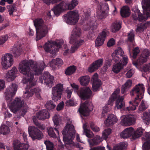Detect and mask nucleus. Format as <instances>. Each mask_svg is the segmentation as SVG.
Returning <instances> with one entry per match:
<instances>
[{
    "mask_svg": "<svg viewBox=\"0 0 150 150\" xmlns=\"http://www.w3.org/2000/svg\"><path fill=\"white\" fill-rule=\"evenodd\" d=\"M46 66L43 61L36 64H34L31 60H25L21 61L19 64V70L21 73L24 75L22 81L23 83L25 84H31L34 75H40Z\"/></svg>",
    "mask_w": 150,
    "mask_h": 150,
    "instance_id": "f257e3e1",
    "label": "nucleus"
},
{
    "mask_svg": "<svg viewBox=\"0 0 150 150\" xmlns=\"http://www.w3.org/2000/svg\"><path fill=\"white\" fill-rule=\"evenodd\" d=\"M17 85L15 83H12L6 89L5 92L6 99L8 103H11L10 108L11 111L16 113L22 107L24 101L21 100L20 98L17 97L11 103L12 98L15 95L17 90Z\"/></svg>",
    "mask_w": 150,
    "mask_h": 150,
    "instance_id": "f03ea898",
    "label": "nucleus"
},
{
    "mask_svg": "<svg viewBox=\"0 0 150 150\" xmlns=\"http://www.w3.org/2000/svg\"><path fill=\"white\" fill-rule=\"evenodd\" d=\"M141 3L144 11L142 15L137 7L132 9L134 12L132 14L133 18L135 20H138L140 21H145L150 16V0H142Z\"/></svg>",
    "mask_w": 150,
    "mask_h": 150,
    "instance_id": "7ed1b4c3",
    "label": "nucleus"
},
{
    "mask_svg": "<svg viewBox=\"0 0 150 150\" xmlns=\"http://www.w3.org/2000/svg\"><path fill=\"white\" fill-rule=\"evenodd\" d=\"M75 133L74 125L70 124H67L65 126L64 129L62 131L63 140L64 142H67L66 144H69L73 146H76L80 150H81L83 148L81 146V144L79 143L76 144L72 141L74 137Z\"/></svg>",
    "mask_w": 150,
    "mask_h": 150,
    "instance_id": "20e7f679",
    "label": "nucleus"
},
{
    "mask_svg": "<svg viewBox=\"0 0 150 150\" xmlns=\"http://www.w3.org/2000/svg\"><path fill=\"white\" fill-rule=\"evenodd\" d=\"M81 34V30L79 28L75 26L74 28L70 38L69 43L73 44L71 47L70 52L74 53L78 47L84 42L83 40L79 39Z\"/></svg>",
    "mask_w": 150,
    "mask_h": 150,
    "instance_id": "39448f33",
    "label": "nucleus"
},
{
    "mask_svg": "<svg viewBox=\"0 0 150 150\" xmlns=\"http://www.w3.org/2000/svg\"><path fill=\"white\" fill-rule=\"evenodd\" d=\"M33 21L36 30V40L37 41L46 36L48 32V27L44 24V21L41 18H38Z\"/></svg>",
    "mask_w": 150,
    "mask_h": 150,
    "instance_id": "423d86ee",
    "label": "nucleus"
},
{
    "mask_svg": "<svg viewBox=\"0 0 150 150\" xmlns=\"http://www.w3.org/2000/svg\"><path fill=\"white\" fill-rule=\"evenodd\" d=\"M78 0H72L71 4L62 1L55 6L52 10L53 13L56 16H58L63 11L68 9L72 10L78 4Z\"/></svg>",
    "mask_w": 150,
    "mask_h": 150,
    "instance_id": "0eeeda50",
    "label": "nucleus"
},
{
    "mask_svg": "<svg viewBox=\"0 0 150 150\" xmlns=\"http://www.w3.org/2000/svg\"><path fill=\"white\" fill-rule=\"evenodd\" d=\"M144 91V85L143 84L139 83L133 87L130 93L131 96L136 95L137 96L133 101L134 103L137 106L143 98Z\"/></svg>",
    "mask_w": 150,
    "mask_h": 150,
    "instance_id": "6e6552de",
    "label": "nucleus"
},
{
    "mask_svg": "<svg viewBox=\"0 0 150 150\" xmlns=\"http://www.w3.org/2000/svg\"><path fill=\"white\" fill-rule=\"evenodd\" d=\"M124 99V98L123 96H120L118 94V96L115 102V109H122L126 112H129L130 110H134L136 109L137 106L134 103L133 101L129 102L130 104L129 107H126Z\"/></svg>",
    "mask_w": 150,
    "mask_h": 150,
    "instance_id": "1a4fd4ad",
    "label": "nucleus"
},
{
    "mask_svg": "<svg viewBox=\"0 0 150 150\" xmlns=\"http://www.w3.org/2000/svg\"><path fill=\"white\" fill-rule=\"evenodd\" d=\"M71 85L74 91L77 92L81 100H85L88 99L92 95V91L88 87L82 88L79 90L78 86L75 83H72Z\"/></svg>",
    "mask_w": 150,
    "mask_h": 150,
    "instance_id": "9d476101",
    "label": "nucleus"
},
{
    "mask_svg": "<svg viewBox=\"0 0 150 150\" xmlns=\"http://www.w3.org/2000/svg\"><path fill=\"white\" fill-rule=\"evenodd\" d=\"M50 117V115L47 110L46 109L42 110L37 113L36 116L33 117V120L38 128L41 130H44L45 128V126L40 123L38 120H43L49 118Z\"/></svg>",
    "mask_w": 150,
    "mask_h": 150,
    "instance_id": "9b49d317",
    "label": "nucleus"
},
{
    "mask_svg": "<svg viewBox=\"0 0 150 150\" xmlns=\"http://www.w3.org/2000/svg\"><path fill=\"white\" fill-rule=\"evenodd\" d=\"M109 10V6L107 3H100L96 9L97 19L99 20L105 19L107 16Z\"/></svg>",
    "mask_w": 150,
    "mask_h": 150,
    "instance_id": "f8f14e48",
    "label": "nucleus"
},
{
    "mask_svg": "<svg viewBox=\"0 0 150 150\" xmlns=\"http://www.w3.org/2000/svg\"><path fill=\"white\" fill-rule=\"evenodd\" d=\"M31 84L28 83L26 86L27 90L24 95V97L26 99L32 96L34 93H35L36 96L38 99L41 98L40 92V90L39 88H35L34 86L35 85V83L33 81L31 82Z\"/></svg>",
    "mask_w": 150,
    "mask_h": 150,
    "instance_id": "ddd939ff",
    "label": "nucleus"
},
{
    "mask_svg": "<svg viewBox=\"0 0 150 150\" xmlns=\"http://www.w3.org/2000/svg\"><path fill=\"white\" fill-rule=\"evenodd\" d=\"M112 56L115 62L122 61L124 65H126L127 64V57L124 54V51L121 47H119L116 49L112 53Z\"/></svg>",
    "mask_w": 150,
    "mask_h": 150,
    "instance_id": "4468645a",
    "label": "nucleus"
},
{
    "mask_svg": "<svg viewBox=\"0 0 150 150\" xmlns=\"http://www.w3.org/2000/svg\"><path fill=\"white\" fill-rule=\"evenodd\" d=\"M61 46L62 45L59 42H57L54 41H50L46 42L43 47L46 52L54 55L59 51V49Z\"/></svg>",
    "mask_w": 150,
    "mask_h": 150,
    "instance_id": "2eb2a0df",
    "label": "nucleus"
},
{
    "mask_svg": "<svg viewBox=\"0 0 150 150\" xmlns=\"http://www.w3.org/2000/svg\"><path fill=\"white\" fill-rule=\"evenodd\" d=\"M93 107L91 102L88 100H86L81 105L79 109L80 114L84 116L89 115V112L93 110Z\"/></svg>",
    "mask_w": 150,
    "mask_h": 150,
    "instance_id": "dca6fc26",
    "label": "nucleus"
},
{
    "mask_svg": "<svg viewBox=\"0 0 150 150\" xmlns=\"http://www.w3.org/2000/svg\"><path fill=\"white\" fill-rule=\"evenodd\" d=\"M63 91V85L59 83L52 88V99L54 102L60 100Z\"/></svg>",
    "mask_w": 150,
    "mask_h": 150,
    "instance_id": "f3484780",
    "label": "nucleus"
},
{
    "mask_svg": "<svg viewBox=\"0 0 150 150\" xmlns=\"http://www.w3.org/2000/svg\"><path fill=\"white\" fill-rule=\"evenodd\" d=\"M79 18L77 13L74 11H70L64 15V19L67 23L74 25L77 22Z\"/></svg>",
    "mask_w": 150,
    "mask_h": 150,
    "instance_id": "a211bd4d",
    "label": "nucleus"
},
{
    "mask_svg": "<svg viewBox=\"0 0 150 150\" xmlns=\"http://www.w3.org/2000/svg\"><path fill=\"white\" fill-rule=\"evenodd\" d=\"M28 132L30 136L33 140L36 139L40 140L42 138L43 135L42 132L35 127H29Z\"/></svg>",
    "mask_w": 150,
    "mask_h": 150,
    "instance_id": "6ab92c4d",
    "label": "nucleus"
},
{
    "mask_svg": "<svg viewBox=\"0 0 150 150\" xmlns=\"http://www.w3.org/2000/svg\"><path fill=\"white\" fill-rule=\"evenodd\" d=\"M149 54L150 52L148 49L144 50L137 62L134 63L133 64L139 69L140 67V65L146 62Z\"/></svg>",
    "mask_w": 150,
    "mask_h": 150,
    "instance_id": "aec40b11",
    "label": "nucleus"
},
{
    "mask_svg": "<svg viewBox=\"0 0 150 150\" xmlns=\"http://www.w3.org/2000/svg\"><path fill=\"white\" fill-rule=\"evenodd\" d=\"M12 55L8 53L5 54L2 58L1 64L3 68L7 69L11 66L13 63Z\"/></svg>",
    "mask_w": 150,
    "mask_h": 150,
    "instance_id": "412c9836",
    "label": "nucleus"
},
{
    "mask_svg": "<svg viewBox=\"0 0 150 150\" xmlns=\"http://www.w3.org/2000/svg\"><path fill=\"white\" fill-rule=\"evenodd\" d=\"M83 128L84 133L86 134L87 137L89 138L88 139V141L89 144L91 148L90 150H94V138H93V134L86 128L87 125L86 124H84L83 125Z\"/></svg>",
    "mask_w": 150,
    "mask_h": 150,
    "instance_id": "4be33fe9",
    "label": "nucleus"
},
{
    "mask_svg": "<svg viewBox=\"0 0 150 150\" xmlns=\"http://www.w3.org/2000/svg\"><path fill=\"white\" fill-rule=\"evenodd\" d=\"M106 34L107 32L105 30H103L100 33L96 40L95 46L96 47L100 46L103 44Z\"/></svg>",
    "mask_w": 150,
    "mask_h": 150,
    "instance_id": "5701e85b",
    "label": "nucleus"
},
{
    "mask_svg": "<svg viewBox=\"0 0 150 150\" xmlns=\"http://www.w3.org/2000/svg\"><path fill=\"white\" fill-rule=\"evenodd\" d=\"M134 129L132 127L126 128L120 134V137L124 139L127 138L131 136L132 137Z\"/></svg>",
    "mask_w": 150,
    "mask_h": 150,
    "instance_id": "b1692460",
    "label": "nucleus"
},
{
    "mask_svg": "<svg viewBox=\"0 0 150 150\" xmlns=\"http://www.w3.org/2000/svg\"><path fill=\"white\" fill-rule=\"evenodd\" d=\"M117 119L116 117L113 114H111L108 116L104 123L106 126L109 127L114 125L117 122Z\"/></svg>",
    "mask_w": 150,
    "mask_h": 150,
    "instance_id": "393cba45",
    "label": "nucleus"
},
{
    "mask_svg": "<svg viewBox=\"0 0 150 150\" xmlns=\"http://www.w3.org/2000/svg\"><path fill=\"white\" fill-rule=\"evenodd\" d=\"M17 72V69L16 67H13L9 71L6 75V77L8 81H11L15 78Z\"/></svg>",
    "mask_w": 150,
    "mask_h": 150,
    "instance_id": "a878e982",
    "label": "nucleus"
},
{
    "mask_svg": "<svg viewBox=\"0 0 150 150\" xmlns=\"http://www.w3.org/2000/svg\"><path fill=\"white\" fill-rule=\"evenodd\" d=\"M94 23L93 21H87L86 24L84 25L83 26V28L85 30H89L91 29L92 30V33L91 34L90 33L89 34V38H90L91 40H93V38H92V35L93 33V29H94Z\"/></svg>",
    "mask_w": 150,
    "mask_h": 150,
    "instance_id": "bb28decb",
    "label": "nucleus"
},
{
    "mask_svg": "<svg viewBox=\"0 0 150 150\" xmlns=\"http://www.w3.org/2000/svg\"><path fill=\"white\" fill-rule=\"evenodd\" d=\"M120 91L119 89H117L114 91L110 97L107 105L111 107L113 105L114 100L115 99H116L117 98L118 96V94L120 93Z\"/></svg>",
    "mask_w": 150,
    "mask_h": 150,
    "instance_id": "cd10ccee",
    "label": "nucleus"
},
{
    "mask_svg": "<svg viewBox=\"0 0 150 150\" xmlns=\"http://www.w3.org/2000/svg\"><path fill=\"white\" fill-rule=\"evenodd\" d=\"M150 26V21L147 22L144 24L141 23L138 24L136 30V32H143L146 28Z\"/></svg>",
    "mask_w": 150,
    "mask_h": 150,
    "instance_id": "c85d7f7f",
    "label": "nucleus"
},
{
    "mask_svg": "<svg viewBox=\"0 0 150 150\" xmlns=\"http://www.w3.org/2000/svg\"><path fill=\"white\" fill-rule=\"evenodd\" d=\"M63 61L62 60L59 58H57L55 59H53L50 63V66L54 68L56 66H57L58 67H61L63 64Z\"/></svg>",
    "mask_w": 150,
    "mask_h": 150,
    "instance_id": "c756f323",
    "label": "nucleus"
},
{
    "mask_svg": "<svg viewBox=\"0 0 150 150\" xmlns=\"http://www.w3.org/2000/svg\"><path fill=\"white\" fill-rule=\"evenodd\" d=\"M13 146L14 150H28V144H16L15 142L13 143Z\"/></svg>",
    "mask_w": 150,
    "mask_h": 150,
    "instance_id": "7c9ffc66",
    "label": "nucleus"
},
{
    "mask_svg": "<svg viewBox=\"0 0 150 150\" xmlns=\"http://www.w3.org/2000/svg\"><path fill=\"white\" fill-rule=\"evenodd\" d=\"M127 146V143L126 142H121L119 143L113 150H124ZM107 147L109 150H112L110 147L107 144Z\"/></svg>",
    "mask_w": 150,
    "mask_h": 150,
    "instance_id": "2f4dec72",
    "label": "nucleus"
},
{
    "mask_svg": "<svg viewBox=\"0 0 150 150\" xmlns=\"http://www.w3.org/2000/svg\"><path fill=\"white\" fill-rule=\"evenodd\" d=\"M115 62L116 63V64L113 66L112 71L115 73H117L122 69V64H123L122 61H119L118 62Z\"/></svg>",
    "mask_w": 150,
    "mask_h": 150,
    "instance_id": "473e14b6",
    "label": "nucleus"
},
{
    "mask_svg": "<svg viewBox=\"0 0 150 150\" xmlns=\"http://www.w3.org/2000/svg\"><path fill=\"white\" fill-rule=\"evenodd\" d=\"M120 14L123 17L128 16L130 14V10L128 6H123L120 10Z\"/></svg>",
    "mask_w": 150,
    "mask_h": 150,
    "instance_id": "72a5a7b5",
    "label": "nucleus"
},
{
    "mask_svg": "<svg viewBox=\"0 0 150 150\" xmlns=\"http://www.w3.org/2000/svg\"><path fill=\"white\" fill-rule=\"evenodd\" d=\"M22 52V49L20 46H16L15 45H14V47L12 51V53L14 57H17L19 56L21 54Z\"/></svg>",
    "mask_w": 150,
    "mask_h": 150,
    "instance_id": "f704fd0d",
    "label": "nucleus"
},
{
    "mask_svg": "<svg viewBox=\"0 0 150 150\" xmlns=\"http://www.w3.org/2000/svg\"><path fill=\"white\" fill-rule=\"evenodd\" d=\"M97 77V74H94V92L98 91L102 84L100 80L98 79Z\"/></svg>",
    "mask_w": 150,
    "mask_h": 150,
    "instance_id": "c9c22d12",
    "label": "nucleus"
},
{
    "mask_svg": "<svg viewBox=\"0 0 150 150\" xmlns=\"http://www.w3.org/2000/svg\"><path fill=\"white\" fill-rule=\"evenodd\" d=\"M132 81L131 80L129 79L127 81L126 83L122 86V92L124 93L127 91L132 86Z\"/></svg>",
    "mask_w": 150,
    "mask_h": 150,
    "instance_id": "e433bc0d",
    "label": "nucleus"
},
{
    "mask_svg": "<svg viewBox=\"0 0 150 150\" xmlns=\"http://www.w3.org/2000/svg\"><path fill=\"white\" fill-rule=\"evenodd\" d=\"M90 80V78L88 76H84L79 79L81 84L83 86L88 85L89 82Z\"/></svg>",
    "mask_w": 150,
    "mask_h": 150,
    "instance_id": "4c0bfd02",
    "label": "nucleus"
},
{
    "mask_svg": "<svg viewBox=\"0 0 150 150\" xmlns=\"http://www.w3.org/2000/svg\"><path fill=\"white\" fill-rule=\"evenodd\" d=\"M121 27V23L116 21L112 24L110 29L112 32L115 33L118 31Z\"/></svg>",
    "mask_w": 150,
    "mask_h": 150,
    "instance_id": "58836bf2",
    "label": "nucleus"
},
{
    "mask_svg": "<svg viewBox=\"0 0 150 150\" xmlns=\"http://www.w3.org/2000/svg\"><path fill=\"white\" fill-rule=\"evenodd\" d=\"M49 72L46 71L44 72L42 76H40L39 80V82L42 83H43V80L46 81V82L47 81L46 80L49 78H50L51 76Z\"/></svg>",
    "mask_w": 150,
    "mask_h": 150,
    "instance_id": "ea45409f",
    "label": "nucleus"
},
{
    "mask_svg": "<svg viewBox=\"0 0 150 150\" xmlns=\"http://www.w3.org/2000/svg\"><path fill=\"white\" fill-rule=\"evenodd\" d=\"M76 68L74 65L68 67L65 71V74L67 75H70L73 74L76 71Z\"/></svg>",
    "mask_w": 150,
    "mask_h": 150,
    "instance_id": "a19ab883",
    "label": "nucleus"
},
{
    "mask_svg": "<svg viewBox=\"0 0 150 150\" xmlns=\"http://www.w3.org/2000/svg\"><path fill=\"white\" fill-rule=\"evenodd\" d=\"M127 118L128 115H122L121 117L120 124L121 125L125 126H130L129 124L130 122H129Z\"/></svg>",
    "mask_w": 150,
    "mask_h": 150,
    "instance_id": "79ce46f5",
    "label": "nucleus"
},
{
    "mask_svg": "<svg viewBox=\"0 0 150 150\" xmlns=\"http://www.w3.org/2000/svg\"><path fill=\"white\" fill-rule=\"evenodd\" d=\"M143 130L141 128H139L137 130L133 133L132 138L134 139L138 138L143 134Z\"/></svg>",
    "mask_w": 150,
    "mask_h": 150,
    "instance_id": "37998d69",
    "label": "nucleus"
},
{
    "mask_svg": "<svg viewBox=\"0 0 150 150\" xmlns=\"http://www.w3.org/2000/svg\"><path fill=\"white\" fill-rule=\"evenodd\" d=\"M112 130L109 128L105 129L102 132V137L104 139L106 140L111 133Z\"/></svg>",
    "mask_w": 150,
    "mask_h": 150,
    "instance_id": "c03bdc74",
    "label": "nucleus"
},
{
    "mask_svg": "<svg viewBox=\"0 0 150 150\" xmlns=\"http://www.w3.org/2000/svg\"><path fill=\"white\" fill-rule=\"evenodd\" d=\"M111 109V107L108 105H105L103 108L101 113V116L104 117L106 116L107 112H109Z\"/></svg>",
    "mask_w": 150,
    "mask_h": 150,
    "instance_id": "a18cd8bd",
    "label": "nucleus"
},
{
    "mask_svg": "<svg viewBox=\"0 0 150 150\" xmlns=\"http://www.w3.org/2000/svg\"><path fill=\"white\" fill-rule=\"evenodd\" d=\"M142 119L143 122L147 125L150 123V116L149 114L146 112H144L143 114Z\"/></svg>",
    "mask_w": 150,
    "mask_h": 150,
    "instance_id": "49530a36",
    "label": "nucleus"
},
{
    "mask_svg": "<svg viewBox=\"0 0 150 150\" xmlns=\"http://www.w3.org/2000/svg\"><path fill=\"white\" fill-rule=\"evenodd\" d=\"M54 129L56 131L57 133L59 134V131L56 128L54 129L52 127H50L49 128L48 130V134L51 137L55 138L57 137V135L54 131Z\"/></svg>",
    "mask_w": 150,
    "mask_h": 150,
    "instance_id": "de8ad7c7",
    "label": "nucleus"
},
{
    "mask_svg": "<svg viewBox=\"0 0 150 150\" xmlns=\"http://www.w3.org/2000/svg\"><path fill=\"white\" fill-rule=\"evenodd\" d=\"M54 80V77L53 76H50V78H49L47 79L46 80L47 81L46 82V81H44V82L46 86L49 88H51L53 85Z\"/></svg>",
    "mask_w": 150,
    "mask_h": 150,
    "instance_id": "09e8293b",
    "label": "nucleus"
},
{
    "mask_svg": "<svg viewBox=\"0 0 150 150\" xmlns=\"http://www.w3.org/2000/svg\"><path fill=\"white\" fill-rule=\"evenodd\" d=\"M10 132L9 128L7 125H2L0 128V132L1 133L3 134H8Z\"/></svg>",
    "mask_w": 150,
    "mask_h": 150,
    "instance_id": "8fccbe9b",
    "label": "nucleus"
},
{
    "mask_svg": "<svg viewBox=\"0 0 150 150\" xmlns=\"http://www.w3.org/2000/svg\"><path fill=\"white\" fill-rule=\"evenodd\" d=\"M103 62V59H100L94 62V70L98 69L102 65Z\"/></svg>",
    "mask_w": 150,
    "mask_h": 150,
    "instance_id": "3c124183",
    "label": "nucleus"
},
{
    "mask_svg": "<svg viewBox=\"0 0 150 150\" xmlns=\"http://www.w3.org/2000/svg\"><path fill=\"white\" fill-rule=\"evenodd\" d=\"M45 106L48 110H51L55 108L56 105L52 101L50 100L47 102Z\"/></svg>",
    "mask_w": 150,
    "mask_h": 150,
    "instance_id": "603ef678",
    "label": "nucleus"
},
{
    "mask_svg": "<svg viewBox=\"0 0 150 150\" xmlns=\"http://www.w3.org/2000/svg\"><path fill=\"white\" fill-rule=\"evenodd\" d=\"M44 143L46 145L47 150H53L54 144L49 140L45 141Z\"/></svg>",
    "mask_w": 150,
    "mask_h": 150,
    "instance_id": "864d4df0",
    "label": "nucleus"
},
{
    "mask_svg": "<svg viewBox=\"0 0 150 150\" xmlns=\"http://www.w3.org/2000/svg\"><path fill=\"white\" fill-rule=\"evenodd\" d=\"M128 120L130 123H129L130 126L134 124L135 122L136 116L134 115H128Z\"/></svg>",
    "mask_w": 150,
    "mask_h": 150,
    "instance_id": "5fc2aeb1",
    "label": "nucleus"
},
{
    "mask_svg": "<svg viewBox=\"0 0 150 150\" xmlns=\"http://www.w3.org/2000/svg\"><path fill=\"white\" fill-rule=\"evenodd\" d=\"M147 108L148 106L145 105L144 102L143 100L141 102V104L139 106L138 112L139 113H140Z\"/></svg>",
    "mask_w": 150,
    "mask_h": 150,
    "instance_id": "6e6d98bb",
    "label": "nucleus"
},
{
    "mask_svg": "<svg viewBox=\"0 0 150 150\" xmlns=\"http://www.w3.org/2000/svg\"><path fill=\"white\" fill-rule=\"evenodd\" d=\"M150 70V64H145L144 65L141 70L142 71L148 73Z\"/></svg>",
    "mask_w": 150,
    "mask_h": 150,
    "instance_id": "4d7b16f0",
    "label": "nucleus"
},
{
    "mask_svg": "<svg viewBox=\"0 0 150 150\" xmlns=\"http://www.w3.org/2000/svg\"><path fill=\"white\" fill-rule=\"evenodd\" d=\"M111 65L110 61H106L105 63L104 64V65L103 67L102 70L103 72L106 71L107 70L108 68Z\"/></svg>",
    "mask_w": 150,
    "mask_h": 150,
    "instance_id": "13d9d810",
    "label": "nucleus"
},
{
    "mask_svg": "<svg viewBox=\"0 0 150 150\" xmlns=\"http://www.w3.org/2000/svg\"><path fill=\"white\" fill-rule=\"evenodd\" d=\"M8 38L7 35H4L0 37V45L4 44L8 40Z\"/></svg>",
    "mask_w": 150,
    "mask_h": 150,
    "instance_id": "bf43d9fd",
    "label": "nucleus"
},
{
    "mask_svg": "<svg viewBox=\"0 0 150 150\" xmlns=\"http://www.w3.org/2000/svg\"><path fill=\"white\" fill-rule=\"evenodd\" d=\"M7 8L10 16L12 15L13 12L16 10L15 6L12 5L9 6Z\"/></svg>",
    "mask_w": 150,
    "mask_h": 150,
    "instance_id": "052dcab7",
    "label": "nucleus"
},
{
    "mask_svg": "<svg viewBox=\"0 0 150 150\" xmlns=\"http://www.w3.org/2000/svg\"><path fill=\"white\" fill-rule=\"evenodd\" d=\"M134 35L133 31H131L128 34V39L131 42H133L134 40Z\"/></svg>",
    "mask_w": 150,
    "mask_h": 150,
    "instance_id": "680f3d73",
    "label": "nucleus"
},
{
    "mask_svg": "<svg viewBox=\"0 0 150 150\" xmlns=\"http://www.w3.org/2000/svg\"><path fill=\"white\" fill-rule=\"evenodd\" d=\"M103 141V139L99 136L94 137V145L97 144Z\"/></svg>",
    "mask_w": 150,
    "mask_h": 150,
    "instance_id": "e2e57ef3",
    "label": "nucleus"
},
{
    "mask_svg": "<svg viewBox=\"0 0 150 150\" xmlns=\"http://www.w3.org/2000/svg\"><path fill=\"white\" fill-rule=\"evenodd\" d=\"M53 120L55 125L57 126L59 125L60 119L57 115H55L53 118Z\"/></svg>",
    "mask_w": 150,
    "mask_h": 150,
    "instance_id": "0e129e2a",
    "label": "nucleus"
},
{
    "mask_svg": "<svg viewBox=\"0 0 150 150\" xmlns=\"http://www.w3.org/2000/svg\"><path fill=\"white\" fill-rule=\"evenodd\" d=\"M142 147L143 150H150V141L148 142H145Z\"/></svg>",
    "mask_w": 150,
    "mask_h": 150,
    "instance_id": "69168bd1",
    "label": "nucleus"
},
{
    "mask_svg": "<svg viewBox=\"0 0 150 150\" xmlns=\"http://www.w3.org/2000/svg\"><path fill=\"white\" fill-rule=\"evenodd\" d=\"M140 52V50L139 47H136L133 50V58L134 59L136 58V57L138 53Z\"/></svg>",
    "mask_w": 150,
    "mask_h": 150,
    "instance_id": "338daca9",
    "label": "nucleus"
},
{
    "mask_svg": "<svg viewBox=\"0 0 150 150\" xmlns=\"http://www.w3.org/2000/svg\"><path fill=\"white\" fill-rule=\"evenodd\" d=\"M134 73V69H131L129 70L126 74V76L128 78H130L133 75Z\"/></svg>",
    "mask_w": 150,
    "mask_h": 150,
    "instance_id": "774afa93",
    "label": "nucleus"
}]
</instances>
